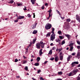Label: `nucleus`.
Segmentation results:
<instances>
[{"label":"nucleus","mask_w":80,"mask_h":80,"mask_svg":"<svg viewBox=\"0 0 80 80\" xmlns=\"http://www.w3.org/2000/svg\"><path fill=\"white\" fill-rule=\"evenodd\" d=\"M63 56H59L60 59L61 60H63Z\"/></svg>","instance_id":"29"},{"label":"nucleus","mask_w":80,"mask_h":80,"mask_svg":"<svg viewBox=\"0 0 80 80\" xmlns=\"http://www.w3.org/2000/svg\"><path fill=\"white\" fill-rule=\"evenodd\" d=\"M52 28V24L50 23H47L45 26V28L46 30H49Z\"/></svg>","instance_id":"1"},{"label":"nucleus","mask_w":80,"mask_h":80,"mask_svg":"<svg viewBox=\"0 0 80 80\" xmlns=\"http://www.w3.org/2000/svg\"><path fill=\"white\" fill-rule=\"evenodd\" d=\"M58 59H59V58L58 56L55 57V62H58Z\"/></svg>","instance_id":"12"},{"label":"nucleus","mask_w":80,"mask_h":80,"mask_svg":"<svg viewBox=\"0 0 80 80\" xmlns=\"http://www.w3.org/2000/svg\"><path fill=\"white\" fill-rule=\"evenodd\" d=\"M74 64H77V65L78 64V62H72L71 65H72V67H74V65H73Z\"/></svg>","instance_id":"7"},{"label":"nucleus","mask_w":80,"mask_h":80,"mask_svg":"<svg viewBox=\"0 0 80 80\" xmlns=\"http://www.w3.org/2000/svg\"><path fill=\"white\" fill-rule=\"evenodd\" d=\"M61 18L62 20H63L65 19V17H62V16H61Z\"/></svg>","instance_id":"50"},{"label":"nucleus","mask_w":80,"mask_h":80,"mask_svg":"<svg viewBox=\"0 0 80 80\" xmlns=\"http://www.w3.org/2000/svg\"><path fill=\"white\" fill-rule=\"evenodd\" d=\"M39 65V63H36L34 64L35 66H38Z\"/></svg>","instance_id":"27"},{"label":"nucleus","mask_w":80,"mask_h":80,"mask_svg":"<svg viewBox=\"0 0 80 80\" xmlns=\"http://www.w3.org/2000/svg\"><path fill=\"white\" fill-rule=\"evenodd\" d=\"M24 69L25 70H26L27 71L28 70V67L26 66L25 67V68H24Z\"/></svg>","instance_id":"33"},{"label":"nucleus","mask_w":80,"mask_h":80,"mask_svg":"<svg viewBox=\"0 0 80 80\" xmlns=\"http://www.w3.org/2000/svg\"><path fill=\"white\" fill-rule=\"evenodd\" d=\"M76 20L79 22V23H80V16H78V15L77 14L76 15Z\"/></svg>","instance_id":"4"},{"label":"nucleus","mask_w":80,"mask_h":80,"mask_svg":"<svg viewBox=\"0 0 80 80\" xmlns=\"http://www.w3.org/2000/svg\"><path fill=\"white\" fill-rule=\"evenodd\" d=\"M50 60H51V61H53L54 60V58H51L50 59Z\"/></svg>","instance_id":"45"},{"label":"nucleus","mask_w":80,"mask_h":80,"mask_svg":"<svg viewBox=\"0 0 80 80\" xmlns=\"http://www.w3.org/2000/svg\"><path fill=\"white\" fill-rule=\"evenodd\" d=\"M36 47L38 49H40V42H38L36 43Z\"/></svg>","instance_id":"3"},{"label":"nucleus","mask_w":80,"mask_h":80,"mask_svg":"<svg viewBox=\"0 0 80 80\" xmlns=\"http://www.w3.org/2000/svg\"><path fill=\"white\" fill-rule=\"evenodd\" d=\"M67 59L68 62L70 61V56H69Z\"/></svg>","instance_id":"31"},{"label":"nucleus","mask_w":80,"mask_h":80,"mask_svg":"<svg viewBox=\"0 0 80 80\" xmlns=\"http://www.w3.org/2000/svg\"><path fill=\"white\" fill-rule=\"evenodd\" d=\"M50 38L51 40L53 41L55 38V34L51 35Z\"/></svg>","instance_id":"2"},{"label":"nucleus","mask_w":80,"mask_h":80,"mask_svg":"<svg viewBox=\"0 0 80 80\" xmlns=\"http://www.w3.org/2000/svg\"><path fill=\"white\" fill-rule=\"evenodd\" d=\"M56 12H57V13H59V15H60V12L57 10H56Z\"/></svg>","instance_id":"42"},{"label":"nucleus","mask_w":80,"mask_h":80,"mask_svg":"<svg viewBox=\"0 0 80 80\" xmlns=\"http://www.w3.org/2000/svg\"><path fill=\"white\" fill-rule=\"evenodd\" d=\"M55 80H62V79H60V78H58Z\"/></svg>","instance_id":"56"},{"label":"nucleus","mask_w":80,"mask_h":80,"mask_svg":"<svg viewBox=\"0 0 80 80\" xmlns=\"http://www.w3.org/2000/svg\"><path fill=\"white\" fill-rule=\"evenodd\" d=\"M24 10H27V9L26 8H24L23 9Z\"/></svg>","instance_id":"64"},{"label":"nucleus","mask_w":80,"mask_h":80,"mask_svg":"<svg viewBox=\"0 0 80 80\" xmlns=\"http://www.w3.org/2000/svg\"><path fill=\"white\" fill-rule=\"evenodd\" d=\"M41 8L42 9V10H43V9L45 8V7H44V6H42L41 7Z\"/></svg>","instance_id":"53"},{"label":"nucleus","mask_w":80,"mask_h":80,"mask_svg":"<svg viewBox=\"0 0 80 80\" xmlns=\"http://www.w3.org/2000/svg\"><path fill=\"white\" fill-rule=\"evenodd\" d=\"M65 36L66 37H67L68 39H70V38L71 37V35L69 34H65Z\"/></svg>","instance_id":"8"},{"label":"nucleus","mask_w":80,"mask_h":80,"mask_svg":"<svg viewBox=\"0 0 80 80\" xmlns=\"http://www.w3.org/2000/svg\"><path fill=\"white\" fill-rule=\"evenodd\" d=\"M77 48L78 49V50H80V46H77Z\"/></svg>","instance_id":"43"},{"label":"nucleus","mask_w":80,"mask_h":80,"mask_svg":"<svg viewBox=\"0 0 80 80\" xmlns=\"http://www.w3.org/2000/svg\"><path fill=\"white\" fill-rule=\"evenodd\" d=\"M41 47L42 48H43L44 47V44H41Z\"/></svg>","instance_id":"40"},{"label":"nucleus","mask_w":80,"mask_h":80,"mask_svg":"<svg viewBox=\"0 0 80 80\" xmlns=\"http://www.w3.org/2000/svg\"><path fill=\"white\" fill-rule=\"evenodd\" d=\"M48 54L49 55H52V50H50L48 53Z\"/></svg>","instance_id":"19"},{"label":"nucleus","mask_w":80,"mask_h":80,"mask_svg":"<svg viewBox=\"0 0 80 80\" xmlns=\"http://www.w3.org/2000/svg\"><path fill=\"white\" fill-rule=\"evenodd\" d=\"M64 29H67V28H68V27H67V26H64Z\"/></svg>","instance_id":"48"},{"label":"nucleus","mask_w":80,"mask_h":80,"mask_svg":"<svg viewBox=\"0 0 80 80\" xmlns=\"http://www.w3.org/2000/svg\"><path fill=\"white\" fill-rule=\"evenodd\" d=\"M18 19L15 20H14V22L16 23V22H18Z\"/></svg>","instance_id":"46"},{"label":"nucleus","mask_w":80,"mask_h":80,"mask_svg":"<svg viewBox=\"0 0 80 80\" xmlns=\"http://www.w3.org/2000/svg\"><path fill=\"white\" fill-rule=\"evenodd\" d=\"M51 33H52V35H54V31H52Z\"/></svg>","instance_id":"57"},{"label":"nucleus","mask_w":80,"mask_h":80,"mask_svg":"<svg viewBox=\"0 0 80 80\" xmlns=\"http://www.w3.org/2000/svg\"><path fill=\"white\" fill-rule=\"evenodd\" d=\"M71 20V19H70V18H68L66 20V21L67 22H70Z\"/></svg>","instance_id":"28"},{"label":"nucleus","mask_w":80,"mask_h":80,"mask_svg":"<svg viewBox=\"0 0 80 80\" xmlns=\"http://www.w3.org/2000/svg\"><path fill=\"white\" fill-rule=\"evenodd\" d=\"M51 33H51L50 32H48L46 34V37H50V35L51 34Z\"/></svg>","instance_id":"10"},{"label":"nucleus","mask_w":80,"mask_h":80,"mask_svg":"<svg viewBox=\"0 0 80 80\" xmlns=\"http://www.w3.org/2000/svg\"><path fill=\"white\" fill-rule=\"evenodd\" d=\"M59 37L60 39L61 40L62 39H63V36H59Z\"/></svg>","instance_id":"36"},{"label":"nucleus","mask_w":80,"mask_h":80,"mask_svg":"<svg viewBox=\"0 0 80 80\" xmlns=\"http://www.w3.org/2000/svg\"><path fill=\"white\" fill-rule=\"evenodd\" d=\"M51 17V15L50 13H49V17L50 18Z\"/></svg>","instance_id":"61"},{"label":"nucleus","mask_w":80,"mask_h":80,"mask_svg":"<svg viewBox=\"0 0 80 80\" xmlns=\"http://www.w3.org/2000/svg\"><path fill=\"white\" fill-rule=\"evenodd\" d=\"M73 43H71V44H70L69 45V47H73Z\"/></svg>","instance_id":"30"},{"label":"nucleus","mask_w":80,"mask_h":80,"mask_svg":"<svg viewBox=\"0 0 80 80\" xmlns=\"http://www.w3.org/2000/svg\"><path fill=\"white\" fill-rule=\"evenodd\" d=\"M72 74L74 75H75L76 73H77V71L76 70H74L73 71H72Z\"/></svg>","instance_id":"11"},{"label":"nucleus","mask_w":80,"mask_h":80,"mask_svg":"<svg viewBox=\"0 0 80 80\" xmlns=\"http://www.w3.org/2000/svg\"><path fill=\"white\" fill-rule=\"evenodd\" d=\"M77 42L78 44V45H80V41H78L77 40Z\"/></svg>","instance_id":"37"},{"label":"nucleus","mask_w":80,"mask_h":80,"mask_svg":"<svg viewBox=\"0 0 80 80\" xmlns=\"http://www.w3.org/2000/svg\"><path fill=\"white\" fill-rule=\"evenodd\" d=\"M33 16H34L33 17V18H35V13H33Z\"/></svg>","instance_id":"60"},{"label":"nucleus","mask_w":80,"mask_h":80,"mask_svg":"<svg viewBox=\"0 0 80 80\" xmlns=\"http://www.w3.org/2000/svg\"><path fill=\"white\" fill-rule=\"evenodd\" d=\"M35 42H36V39H34L33 40L32 43L33 44H34L35 43Z\"/></svg>","instance_id":"25"},{"label":"nucleus","mask_w":80,"mask_h":80,"mask_svg":"<svg viewBox=\"0 0 80 80\" xmlns=\"http://www.w3.org/2000/svg\"><path fill=\"white\" fill-rule=\"evenodd\" d=\"M77 80H80V77L78 76V77H77Z\"/></svg>","instance_id":"52"},{"label":"nucleus","mask_w":80,"mask_h":80,"mask_svg":"<svg viewBox=\"0 0 80 80\" xmlns=\"http://www.w3.org/2000/svg\"><path fill=\"white\" fill-rule=\"evenodd\" d=\"M19 24L20 25H22V24H23V22H20Z\"/></svg>","instance_id":"55"},{"label":"nucleus","mask_w":80,"mask_h":80,"mask_svg":"<svg viewBox=\"0 0 80 80\" xmlns=\"http://www.w3.org/2000/svg\"><path fill=\"white\" fill-rule=\"evenodd\" d=\"M58 75H62L63 74V72H58Z\"/></svg>","instance_id":"26"},{"label":"nucleus","mask_w":80,"mask_h":80,"mask_svg":"<svg viewBox=\"0 0 80 80\" xmlns=\"http://www.w3.org/2000/svg\"><path fill=\"white\" fill-rule=\"evenodd\" d=\"M37 32H38V31L36 30H34L32 33V34H36V33H37Z\"/></svg>","instance_id":"17"},{"label":"nucleus","mask_w":80,"mask_h":80,"mask_svg":"<svg viewBox=\"0 0 80 80\" xmlns=\"http://www.w3.org/2000/svg\"><path fill=\"white\" fill-rule=\"evenodd\" d=\"M62 48H59L58 52H61V51H62Z\"/></svg>","instance_id":"34"},{"label":"nucleus","mask_w":80,"mask_h":80,"mask_svg":"<svg viewBox=\"0 0 80 80\" xmlns=\"http://www.w3.org/2000/svg\"><path fill=\"white\" fill-rule=\"evenodd\" d=\"M36 0H31V1L33 5L35 4V2Z\"/></svg>","instance_id":"18"},{"label":"nucleus","mask_w":80,"mask_h":80,"mask_svg":"<svg viewBox=\"0 0 80 80\" xmlns=\"http://www.w3.org/2000/svg\"><path fill=\"white\" fill-rule=\"evenodd\" d=\"M27 63V61H23V64H25V63Z\"/></svg>","instance_id":"38"},{"label":"nucleus","mask_w":80,"mask_h":80,"mask_svg":"<svg viewBox=\"0 0 80 80\" xmlns=\"http://www.w3.org/2000/svg\"><path fill=\"white\" fill-rule=\"evenodd\" d=\"M52 9H50L49 11H48V12H49V13H51V12H52Z\"/></svg>","instance_id":"39"},{"label":"nucleus","mask_w":80,"mask_h":80,"mask_svg":"<svg viewBox=\"0 0 80 80\" xmlns=\"http://www.w3.org/2000/svg\"><path fill=\"white\" fill-rule=\"evenodd\" d=\"M18 60L17 59H16L15 60V62H17Z\"/></svg>","instance_id":"49"},{"label":"nucleus","mask_w":80,"mask_h":80,"mask_svg":"<svg viewBox=\"0 0 80 80\" xmlns=\"http://www.w3.org/2000/svg\"><path fill=\"white\" fill-rule=\"evenodd\" d=\"M42 71L40 69H39L38 71V73H40V72H41Z\"/></svg>","instance_id":"35"},{"label":"nucleus","mask_w":80,"mask_h":80,"mask_svg":"<svg viewBox=\"0 0 80 80\" xmlns=\"http://www.w3.org/2000/svg\"><path fill=\"white\" fill-rule=\"evenodd\" d=\"M54 31H55V29L54 28H52V31L54 32Z\"/></svg>","instance_id":"54"},{"label":"nucleus","mask_w":80,"mask_h":80,"mask_svg":"<svg viewBox=\"0 0 80 80\" xmlns=\"http://www.w3.org/2000/svg\"><path fill=\"white\" fill-rule=\"evenodd\" d=\"M36 60L37 61V62H39V61L40 60V58L39 57H37Z\"/></svg>","instance_id":"21"},{"label":"nucleus","mask_w":80,"mask_h":80,"mask_svg":"<svg viewBox=\"0 0 80 80\" xmlns=\"http://www.w3.org/2000/svg\"><path fill=\"white\" fill-rule=\"evenodd\" d=\"M34 24V25H32L33 27L32 28V29H34V28H36V26H37V23H36V22H35Z\"/></svg>","instance_id":"6"},{"label":"nucleus","mask_w":80,"mask_h":80,"mask_svg":"<svg viewBox=\"0 0 80 80\" xmlns=\"http://www.w3.org/2000/svg\"><path fill=\"white\" fill-rule=\"evenodd\" d=\"M52 49L53 50H55V49H56V48L55 47H52Z\"/></svg>","instance_id":"41"},{"label":"nucleus","mask_w":80,"mask_h":80,"mask_svg":"<svg viewBox=\"0 0 80 80\" xmlns=\"http://www.w3.org/2000/svg\"><path fill=\"white\" fill-rule=\"evenodd\" d=\"M17 78H20V76H16Z\"/></svg>","instance_id":"59"},{"label":"nucleus","mask_w":80,"mask_h":80,"mask_svg":"<svg viewBox=\"0 0 80 80\" xmlns=\"http://www.w3.org/2000/svg\"><path fill=\"white\" fill-rule=\"evenodd\" d=\"M55 41L56 42H58V43H60V42H61V40H60V39H59V38H57L55 39Z\"/></svg>","instance_id":"9"},{"label":"nucleus","mask_w":80,"mask_h":80,"mask_svg":"<svg viewBox=\"0 0 80 80\" xmlns=\"http://www.w3.org/2000/svg\"><path fill=\"white\" fill-rule=\"evenodd\" d=\"M75 55V53H73L72 54V56H74Z\"/></svg>","instance_id":"63"},{"label":"nucleus","mask_w":80,"mask_h":80,"mask_svg":"<svg viewBox=\"0 0 80 80\" xmlns=\"http://www.w3.org/2000/svg\"><path fill=\"white\" fill-rule=\"evenodd\" d=\"M40 80H43V78L42 77H41L40 78Z\"/></svg>","instance_id":"62"},{"label":"nucleus","mask_w":80,"mask_h":80,"mask_svg":"<svg viewBox=\"0 0 80 80\" xmlns=\"http://www.w3.org/2000/svg\"><path fill=\"white\" fill-rule=\"evenodd\" d=\"M48 62V61H46L44 63V65H46L47 63Z\"/></svg>","instance_id":"44"},{"label":"nucleus","mask_w":80,"mask_h":80,"mask_svg":"<svg viewBox=\"0 0 80 80\" xmlns=\"http://www.w3.org/2000/svg\"><path fill=\"white\" fill-rule=\"evenodd\" d=\"M58 34H59V35H61V34L62 33V32H61V31H59L58 32Z\"/></svg>","instance_id":"32"},{"label":"nucleus","mask_w":80,"mask_h":80,"mask_svg":"<svg viewBox=\"0 0 80 80\" xmlns=\"http://www.w3.org/2000/svg\"><path fill=\"white\" fill-rule=\"evenodd\" d=\"M17 5H18V7H21V6H22V4L21 3H17Z\"/></svg>","instance_id":"23"},{"label":"nucleus","mask_w":80,"mask_h":80,"mask_svg":"<svg viewBox=\"0 0 80 80\" xmlns=\"http://www.w3.org/2000/svg\"><path fill=\"white\" fill-rule=\"evenodd\" d=\"M45 6H48V4L47 3H46L45 4Z\"/></svg>","instance_id":"58"},{"label":"nucleus","mask_w":80,"mask_h":80,"mask_svg":"<svg viewBox=\"0 0 80 80\" xmlns=\"http://www.w3.org/2000/svg\"><path fill=\"white\" fill-rule=\"evenodd\" d=\"M61 43L62 45H63V44H65V40H62Z\"/></svg>","instance_id":"20"},{"label":"nucleus","mask_w":80,"mask_h":80,"mask_svg":"<svg viewBox=\"0 0 80 80\" xmlns=\"http://www.w3.org/2000/svg\"><path fill=\"white\" fill-rule=\"evenodd\" d=\"M40 44L41 45L42 44H44V43H43V41H41L40 42Z\"/></svg>","instance_id":"51"},{"label":"nucleus","mask_w":80,"mask_h":80,"mask_svg":"<svg viewBox=\"0 0 80 80\" xmlns=\"http://www.w3.org/2000/svg\"><path fill=\"white\" fill-rule=\"evenodd\" d=\"M13 2H14V1L13 0H11L8 3H13Z\"/></svg>","instance_id":"22"},{"label":"nucleus","mask_w":80,"mask_h":80,"mask_svg":"<svg viewBox=\"0 0 80 80\" xmlns=\"http://www.w3.org/2000/svg\"><path fill=\"white\" fill-rule=\"evenodd\" d=\"M73 49V47H70V48L69 49L70 51H71V52H72V50Z\"/></svg>","instance_id":"24"},{"label":"nucleus","mask_w":80,"mask_h":80,"mask_svg":"<svg viewBox=\"0 0 80 80\" xmlns=\"http://www.w3.org/2000/svg\"><path fill=\"white\" fill-rule=\"evenodd\" d=\"M63 56V52H61L59 53V57Z\"/></svg>","instance_id":"16"},{"label":"nucleus","mask_w":80,"mask_h":80,"mask_svg":"<svg viewBox=\"0 0 80 80\" xmlns=\"http://www.w3.org/2000/svg\"><path fill=\"white\" fill-rule=\"evenodd\" d=\"M28 17L29 18H30L31 17V15H30V14H28Z\"/></svg>","instance_id":"47"},{"label":"nucleus","mask_w":80,"mask_h":80,"mask_svg":"<svg viewBox=\"0 0 80 80\" xmlns=\"http://www.w3.org/2000/svg\"><path fill=\"white\" fill-rule=\"evenodd\" d=\"M73 74L72 72H70L69 74H68V76L69 77H71V76H73Z\"/></svg>","instance_id":"13"},{"label":"nucleus","mask_w":80,"mask_h":80,"mask_svg":"<svg viewBox=\"0 0 80 80\" xmlns=\"http://www.w3.org/2000/svg\"><path fill=\"white\" fill-rule=\"evenodd\" d=\"M42 53H43V52H42V49H41L39 50V56H41L42 55Z\"/></svg>","instance_id":"14"},{"label":"nucleus","mask_w":80,"mask_h":80,"mask_svg":"<svg viewBox=\"0 0 80 80\" xmlns=\"http://www.w3.org/2000/svg\"><path fill=\"white\" fill-rule=\"evenodd\" d=\"M24 17V16H20L17 17V19H18V20H20V19L23 18Z\"/></svg>","instance_id":"5"},{"label":"nucleus","mask_w":80,"mask_h":80,"mask_svg":"<svg viewBox=\"0 0 80 80\" xmlns=\"http://www.w3.org/2000/svg\"><path fill=\"white\" fill-rule=\"evenodd\" d=\"M77 57L78 58H80V52H78L77 54Z\"/></svg>","instance_id":"15"}]
</instances>
